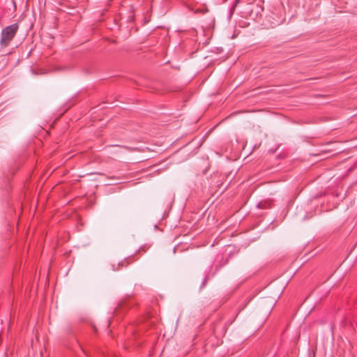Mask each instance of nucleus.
Wrapping results in <instances>:
<instances>
[{
    "label": "nucleus",
    "instance_id": "nucleus-1",
    "mask_svg": "<svg viewBox=\"0 0 357 357\" xmlns=\"http://www.w3.org/2000/svg\"><path fill=\"white\" fill-rule=\"evenodd\" d=\"M18 29V24L15 23L2 29L0 40V45L2 47H6L9 45L10 41L15 36Z\"/></svg>",
    "mask_w": 357,
    "mask_h": 357
},
{
    "label": "nucleus",
    "instance_id": "nucleus-2",
    "mask_svg": "<svg viewBox=\"0 0 357 357\" xmlns=\"http://www.w3.org/2000/svg\"><path fill=\"white\" fill-rule=\"evenodd\" d=\"M128 263L125 260L117 263L116 264H111V269L114 271H117L123 267H127Z\"/></svg>",
    "mask_w": 357,
    "mask_h": 357
},
{
    "label": "nucleus",
    "instance_id": "nucleus-3",
    "mask_svg": "<svg viewBox=\"0 0 357 357\" xmlns=\"http://www.w3.org/2000/svg\"><path fill=\"white\" fill-rule=\"evenodd\" d=\"M192 10L195 14H200V15H204L208 12V8H196Z\"/></svg>",
    "mask_w": 357,
    "mask_h": 357
},
{
    "label": "nucleus",
    "instance_id": "nucleus-4",
    "mask_svg": "<svg viewBox=\"0 0 357 357\" xmlns=\"http://www.w3.org/2000/svg\"><path fill=\"white\" fill-rule=\"evenodd\" d=\"M330 151H331V150H330V149H321V150L319 151L317 153H314V157L319 156L321 155L320 153H323L326 154V153H329Z\"/></svg>",
    "mask_w": 357,
    "mask_h": 357
},
{
    "label": "nucleus",
    "instance_id": "nucleus-5",
    "mask_svg": "<svg viewBox=\"0 0 357 357\" xmlns=\"http://www.w3.org/2000/svg\"><path fill=\"white\" fill-rule=\"evenodd\" d=\"M121 304H119V307L115 310L114 312L117 314L119 310V308H121Z\"/></svg>",
    "mask_w": 357,
    "mask_h": 357
},
{
    "label": "nucleus",
    "instance_id": "nucleus-6",
    "mask_svg": "<svg viewBox=\"0 0 357 357\" xmlns=\"http://www.w3.org/2000/svg\"><path fill=\"white\" fill-rule=\"evenodd\" d=\"M313 97H314V98H319V97H321V96H320V95H319V94H314V93Z\"/></svg>",
    "mask_w": 357,
    "mask_h": 357
}]
</instances>
